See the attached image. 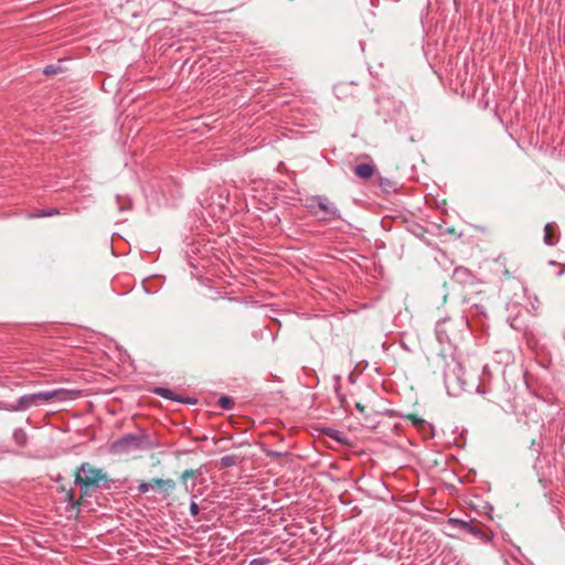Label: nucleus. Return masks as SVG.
I'll use <instances>...</instances> for the list:
<instances>
[{
    "instance_id": "obj_1",
    "label": "nucleus",
    "mask_w": 565,
    "mask_h": 565,
    "mask_svg": "<svg viewBox=\"0 0 565 565\" xmlns=\"http://www.w3.org/2000/svg\"><path fill=\"white\" fill-rule=\"evenodd\" d=\"M436 371L444 377L445 387L449 395H458L466 384L461 363L454 355L439 354L435 360Z\"/></svg>"
},
{
    "instance_id": "obj_2",
    "label": "nucleus",
    "mask_w": 565,
    "mask_h": 565,
    "mask_svg": "<svg viewBox=\"0 0 565 565\" xmlns=\"http://www.w3.org/2000/svg\"><path fill=\"white\" fill-rule=\"evenodd\" d=\"M77 391H71L67 388H55L49 391L36 392L32 394L22 395L15 404L2 406V409L9 412H22L26 411L32 406H40L47 403L51 399H57L61 402L73 399L77 397Z\"/></svg>"
},
{
    "instance_id": "obj_3",
    "label": "nucleus",
    "mask_w": 565,
    "mask_h": 565,
    "mask_svg": "<svg viewBox=\"0 0 565 565\" xmlns=\"http://www.w3.org/2000/svg\"><path fill=\"white\" fill-rule=\"evenodd\" d=\"M305 206L310 215L322 222L341 220L337 204L326 195H311L307 198Z\"/></svg>"
},
{
    "instance_id": "obj_4",
    "label": "nucleus",
    "mask_w": 565,
    "mask_h": 565,
    "mask_svg": "<svg viewBox=\"0 0 565 565\" xmlns=\"http://www.w3.org/2000/svg\"><path fill=\"white\" fill-rule=\"evenodd\" d=\"M154 447L147 434H127L111 445V451L115 454H128L135 450H147Z\"/></svg>"
},
{
    "instance_id": "obj_5",
    "label": "nucleus",
    "mask_w": 565,
    "mask_h": 565,
    "mask_svg": "<svg viewBox=\"0 0 565 565\" xmlns=\"http://www.w3.org/2000/svg\"><path fill=\"white\" fill-rule=\"evenodd\" d=\"M107 481V475L103 469L92 466L89 462H83L76 470L75 484L83 488L99 487L102 482Z\"/></svg>"
},
{
    "instance_id": "obj_6",
    "label": "nucleus",
    "mask_w": 565,
    "mask_h": 565,
    "mask_svg": "<svg viewBox=\"0 0 565 565\" xmlns=\"http://www.w3.org/2000/svg\"><path fill=\"white\" fill-rule=\"evenodd\" d=\"M448 525L458 529L460 531H465L472 535L475 539L482 543H489L491 541V536L482 531L479 526V522L475 521H465L458 518H450L448 520Z\"/></svg>"
},
{
    "instance_id": "obj_7",
    "label": "nucleus",
    "mask_w": 565,
    "mask_h": 565,
    "mask_svg": "<svg viewBox=\"0 0 565 565\" xmlns=\"http://www.w3.org/2000/svg\"><path fill=\"white\" fill-rule=\"evenodd\" d=\"M154 488L167 498L174 490L175 482L172 479L154 478L150 482L141 481L137 487V491L139 494H145Z\"/></svg>"
},
{
    "instance_id": "obj_8",
    "label": "nucleus",
    "mask_w": 565,
    "mask_h": 565,
    "mask_svg": "<svg viewBox=\"0 0 565 565\" xmlns=\"http://www.w3.org/2000/svg\"><path fill=\"white\" fill-rule=\"evenodd\" d=\"M153 393L164 399L174 401L183 404H194L196 401L190 397H181L175 392L168 387L157 386L153 388Z\"/></svg>"
},
{
    "instance_id": "obj_9",
    "label": "nucleus",
    "mask_w": 565,
    "mask_h": 565,
    "mask_svg": "<svg viewBox=\"0 0 565 565\" xmlns=\"http://www.w3.org/2000/svg\"><path fill=\"white\" fill-rule=\"evenodd\" d=\"M452 280L462 286H471L476 281L472 271L466 267H456L452 273Z\"/></svg>"
},
{
    "instance_id": "obj_10",
    "label": "nucleus",
    "mask_w": 565,
    "mask_h": 565,
    "mask_svg": "<svg viewBox=\"0 0 565 565\" xmlns=\"http://www.w3.org/2000/svg\"><path fill=\"white\" fill-rule=\"evenodd\" d=\"M405 417L409 419L425 436H434V427L430 424H427L423 418L415 415H406Z\"/></svg>"
},
{
    "instance_id": "obj_11",
    "label": "nucleus",
    "mask_w": 565,
    "mask_h": 565,
    "mask_svg": "<svg viewBox=\"0 0 565 565\" xmlns=\"http://www.w3.org/2000/svg\"><path fill=\"white\" fill-rule=\"evenodd\" d=\"M374 171V164L367 162L360 163L354 168L355 175L361 179H369L370 177L373 175Z\"/></svg>"
},
{
    "instance_id": "obj_12",
    "label": "nucleus",
    "mask_w": 565,
    "mask_h": 565,
    "mask_svg": "<svg viewBox=\"0 0 565 565\" xmlns=\"http://www.w3.org/2000/svg\"><path fill=\"white\" fill-rule=\"evenodd\" d=\"M553 224L547 223L544 227V243L548 246H554L557 239L554 238Z\"/></svg>"
},
{
    "instance_id": "obj_13",
    "label": "nucleus",
    "mask_w": 565,
    "mask_h": 565,
    "mask_svg": "<svg viewBox=\"0 0 565 565\" xmlns=\"http://www.w3.org/2000/svg\"><path fill=\"white\" fill-rule=\"evenodd\" d=\"M238 460L239 458L237 455H226L220 459V466L223 468L234 467L238 463Z\"/></svg>"
},
{
    "instance_id": "obj_14",
    "label": "nucleus",
    "mask_w": 565,
    "mask_h": 565,
    "mask_svg": "<svg viewBox=\"0 0 565 565\" xmlns=\"http://www.w3.org/2000/svg\"><path fill=\"white\" fill-rule=\"evenodd\" d=\"M379 185L386 193L396 191V183L387 178H380Z\"/></svg>"
},
{
    "instance_id": "obj_15",
    "label": "nucleus",
    "mask_w": 565,
    "mask_h": 565,
    "mask_svg": "<svg viewBox=\"0 0 565 565\" xmlns=\"http://www.w3.org/2000/svg\"><path fill=\"white\" fill-rule=\"evenodd\" d=\"M64 500L71 505L72 509L79 505V502L74 498V490L72 488L65 491Z\"/></svg>"
},
{
    "instance_id": "obj_16",
    "label": "nucleus",
    "mask_w": 565,
    "mask_h": 565,
    "mask_svg": "<svg viewBox=\"0 0 565 565\" xmlns=\"http://www.w3.org/2000/svg\"><path fill=\"white\" fill-rule=\"evenodd\" d=\"M217 403L218 406L222 407L223 409H232L234 406L233 399L225 395L221 396Z\"/></svg>"
},
{
    "instance_id": "obj_17",
    "label": "nucleus",
    "mask_w": 565,
    "mask_h": 565,
    "mask_svg": "<svg viewBox=\"0 0 565 565\" xmlns=\"http://www.w3.org/2000/svg\"><path fill=\"white\" fill-rule=\"evenodd\" d=\"M13 438L17 444L24 445L26 443V434L23 429L18 428L13 433Z\"/></svg>"
},
{
    "instance_id": "obj_18",
    "label": "nucleus",
    "mask_w": 565,
    "mask_h": 565,
    "mask_svg": "<svg viewBox=\"0 0 565 565\" xmlns=\"http://www.w3.org/2000/svg\"><path fill=\"white\" fill-rule=\"evenodd\" d=\"M57 214H58V210H56V209H46V210L40 211L36 214L31 215V217H49V216H53V215H57Z\"/></svg>"
},
{
    "instance_id": "obj_19",
    "label": "nucleus",
    "mask_w": 565,
    "mask_h": 565,
    "mask_svg": "<svg viewBox=\"0 0 565 565\" xmlns=\"http://www.w3.org/2000/svg\"><path fill=\"white\" fill-rule=\"evenodd\" d=\"M198 476V471L196 470H192V469H189V470H185L182 472L181 475V481L182 483L185 486V489L188 490V479L189 478H195Z\"/></svg>"
},
{
    "instance_id": "obj_20",
    "label": "nucleus",
    "mask_w": 565,
    "mask_h": 565,
    "mask_svg": "<svg viewBox=\"0 0 565 565\" xmlns=\"http://www.w3.org/2000/svg\"><path fill=\"white\" fill-rule=\"evenodd\" d=\"M61 67L60 66H56V65H47L44 70H43V73L45 75H54V74H57L60 72Z\"/></svg>"
},
{
    "instance_id": "obj_21",
    "label": "nucleus",
    "mask_w": 565,
    "mask_h": 565,
    "mask_svg": "<svg viewBox=\"0 0 565 565\" xmlns=\"http://www.w3.org/2000/svg\"><path fill=\"white\" fill-rule=\"evenodd\" d=\"M269 564V559L266 558V557H257V558H253L248 565H268Z\"/></svg>"
},
{
    "instance_id": "obj_22",
    "label": "nucleus",
    "mask_w": 565,
    "mask_h": 565,
    "mask_svg": "<svg viewBox=\"0 0 565 565\" xmlns=\"http://www.w3.org/2000/svg\"><path fill=\"white\" fill-rule=\"evenodd\" d=\"M326 434H327L329 437L333 438V439L341 440V439H340V435H341V433H340V431H338V430H335V429L328 428V429L326 430Z\"/></svg>"
},
{
    "instance_id": "obj_23",
    "label": "nucleus",
    "mask_w": 565,
    "mask_h": 565,
    "mask_svg": "<svg viewBox=\"0 0 565 565\" xmlns=\"http://www.w3.org/2000/svg\"><path fill=\"white\" fill-rule=\"evenodd\" d=\"M199 512H200V508H199L198 503L194 502V501H191V503H190V514L192 516H196L199 514Z\"/></svg>"
},
{
    "instance_id": "obj_24",
    "label": "nucleus",
    "mask_w": 565,
    "mask_h": 565,
    "mask_svg": "<svg viewBox=\"0 0 565 565\" xmlns=\"http://www.w3.org/2000/svg\"><path fill=\"white\" fill-rule=\"evenodd\" d=\"M286 455L287 454L280 452V451H270V452H268V456L274 457V458H279V457H282V456H286Z\"/></svg>"
},
{
    "instance_id": "obj_25",
    "label": "nucleus",
    "mask_w": 565,
    "mask_h": 565,
    "mask_svg": "<svg viewBox=\"0 0 565 565\" xmlns=\"http://www.w3.org/2000/svg\"><path fill=\"white\" fill-rule=\"evenodd\" d=\"M355 407H356V409H358L360 413H363V412H364V409H365V406H364L363 404H361V403H356V404H355Z\"/></svg>"
},
{
    "instance_id": "obj_26",
    "label": "nucleus",
    "mask_w": 565,
    "mask_h": 565,
    "mask_svg": "<svg viewBox=\"0 0 565 565\" xmlns=\"http://www.w3.org/2000/svg\"><path fill=\"white\" fill-rule=\"evenodd\" d=\"M66 490H67V489H66L65 487H61V490H60V491H61V492H63V493L65 494V491H66Z\"/></svg>"
},
{
    "instance_id": "obj_27",
    "label": "nucleus",
    "mask_w": 565,
    "mask_h": 565,
    "mask_svg": "<svg viewBox=\"0 0 565 565\" xmlns=\"http://www.w3.org/2000/svg\"><path fill=\"white\" fill-rule=\"evenodd\" d=\"M438 338L441 339V331L437 330Z\"/></svg>"
}]
</instances>
